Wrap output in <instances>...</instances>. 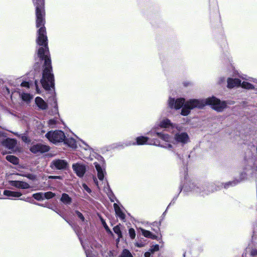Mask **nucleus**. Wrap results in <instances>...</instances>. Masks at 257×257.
Segmentation results:
<instances>
[{
  "mask_svg": "<svg viewBox=\"0 0 257 257\" xmlns=\"http://www.w3.org/2000/svg\"><path fill=\"white\" fill-rule=\"evenodd\" d=\"M36 6V26L38 30L36 42L39 46L38 56L44 60L43 72H52L51 61L48 47V39L46 35L45 25V12L44 0H33Z\"/></svg>",
  "mask_w": 257,
  "mask_h": 257,
  "instance_id": "f257e3e1",
  "label": "nucleus"
},
{
  "mask_svg": "<svg viewBox=\"0 0 257 257\" xmlns=\"http://www.w3.org/2000/svg\"><path fill=\"white\" fill-rule=\"evenodd\" d=\"M183 104L184 105L181 111V114L184 116L189 114L191 109L195 108H201L207 104L211 105L212 108L217 111H221L226 107L225 101H220L214 97L204 100L192 99L185 103L183 98H179L175 101L173 98H170L169 100V105L171 108L174 107L178 109Z\"/></svg>",
  "mask_w": 257,
  "mask_h": 257,
  "instance_id": "f03ea898",
  "label": "nucleus"
},
{
  "mask_svg": "<svg viewBox=\"0 0 257 257\" xmlns=\"http://www.w3.org/2000/svg\"><path fill=\"white\" fill-rule=\"evenodd\" d=\"M94 164L97 171V176L99 181H98L95 177L93 178V181L99 189L103 188L104 189V191L107 194L111 201H112L111 195L109 194L110 193L109 186L106 180L104 179V175L105 174V169L96 162L94 163Z\"/></svg>",
  "mask_w": 257,
  "mask_h": 257,
  "instance_id": "7ed1b4c3",
  "label": "nucleus"
},
{
  "mask_svg": "<svg viewBox=\"0 0 257 257\" xmlns=\"http://www.w3.org/2000/svg\"><path fill=\"white\" fill-rule=\"evenodd\" d=\"M46 137L54 144L62 142L65 138L64 133L61 131H50L46 134Z\"/></svg>",
  "mask_w": 257,
  "mask_h": 257,
  "instance_id": "20e7f679",
  "label": "nucleus"
},
{
  "mask_svg": "<svg viewBox=\"0 0 257 257\" xmlns=\"http://www.w3.org/2000/svg\"><path fill=\"white\" fill-rule=\"evenodd\" d=\"M175 130H173L172 133L174 134L173 141L177 143L182 144L187 143L189 141L188 135L186 133H175Z\"/></svg>",
  "mask_w": 257,
  "mask_h": 257,
  "instance_id": "39448f33",
  "label": "nucleus"
},
{
  "mask_svg": "<svg viewBox=\"0 0 257 257\" xmlns=\"http://www.w3.org/2000/svg\"><path fill=\"white\" fill-rule=\"evenodd\" d=\"M50 148L49 146L42 144L33 145L30 149L31 151L34 154H39L47 152Z\"/></svg>",
  "mask_w": 257,
  "mask_h": 257,
  "instance_id": "423d86ee",
  "label": "nucleus"
},
{
  "mask_svg": "<svg viewBox=\"0 0 257 257\" xmlns=\"http://www.w3.org/2000/svg\"><path fill=\"white\" fill-rule=\"evenodd\" d=\"M67 166V163L65 161L59 159L53 160L51 165L52 168H56L59 170L65 169Z\"/></svg>",
  "mask_w": 257,
  "mask_h": 257,
  "instance_id": "0eeeda50",
  "label": "nucleus"
},
{
  "mask_svg": "<svg viewBox=\"0 0 257 257\" xmlns=\"http://www.w3.org/2000/svg\"><path fill=\"white\" fill-rule=\"evenodd\" d=\"M113 208L115 211L116 216L118 217L121 220H123L125 218L124 208L116 203L113 204Z\"/></svg>",
  "mask_w": 257,
  "mask_h": 257,
  "instance_id": "6e6552de",
  "label": "nucleus"
},
{
  "mask_svg": "<svg viewBox=\"0 0 257 257\" xmlns=\"http://www.w3.org/2000/svg\"><path fill=\"white\" fill-rule=\"evenodd\" d=\"M72 168L78 176L80 177L83 176L86 171L85 167L84 165L75 164L73 165Z\"/></svg>",
  "mask_w": 257,
  "mask_h": 257,
  "instance_id": "1a4fd4ad",
  "label": "nucleus"
},
{
  "mask_svg": "<svg viewBox=\"0 0 257 257\" xmlns=\"http://www.w3.org/2000/svg\"><path fill=\"white\" fill-rule=\"evenodd\" d=\"M9 183L11 185L20 189H28L30 187L29 184L23 181H10Z\"/></svg>",
  "mask_w": 257,
  "mask_h": 257,
  "instance_id": "9d476101",
  "label": "nucleus"
},
{
  "mask_svg": "<svg viewBox=\"0 0 257 257\" xmlns=\"http://www.w3.org/2000/svg\"><path fill=\"white\" fill-rule=\"evenodd\" d=\"M0 143L4 146L10 149H13L16 145V141L14 139H6L2 142L0 141Z\"/></svg>",
  "mask_w": 257,
  "mask_h": 257,
  "instance_id": "9b49d317",
  "label": "nucleus"
},
{
  "mask_svg": "<svg viewBox=\"0 0 257 257\" xmlns=\"http://www.w3.org/2000/svg\"><path fill=\"white\" fill-rule=\"evenodd\" d=\"M241 84V81L238 79L229 78L227 80V86L228 88H233L236 86H239Z\"/></svg>",
  "mask_w": 257,
  "mask_h": 257,
  "instance_id": "f8f14e48",
  "label": "nucleus"
},
{
  "mask_svg": "<svg viewBox=\"0 0 257 257\" xmlns=\"http://www.w3.org/2000/svg\"><path fill=\"white\" fill-rule=\"evenodd\" d=\"M35 103L36 105L41 109H46L47 108V104L44 100L40 97H37L35 98Z\"/></svg>",
  "mask_w": 257,
  "mask_h": 257,
  "instance_id": "ddd939ff",
  "label": "nucleus"
},
{
  "mask_svg": "<svg viewBox=\"0 0 257 257\" xmlns=\"http://www.w3.org/2000/svg\"><path fill=\"white\" fill-rule=\"evenodd\" d=\"M4 195L8 197L13 198L19 197L22 196V193L19 192L12 191L10 190H6L4 191Z\"/></svg>",
  "mask_w": 257,
  "mask_h": 257,
  "instance_id": "4468645a",
  "label": "nucleus"
},
{
  "mask_svg": "<svg viewBox=\"0 0 257 257\" xmlns=\"http://www.w3.org/2000/svg\"><path fill=\"white\" fill-rule=\"evenodd\" d=\"M159 125L161 127L163 128H169L170 126H171L173 130L175 129L178 130V128L173 126V124L171 123L170 121L168 119H163L162 121H161Z\"/></svg>",
  "mask_w": 257,
  "mask_h": 257,
  "instance_id": "2eb2a0df",
  "label": "nucleus"
},
{
  "mask_svg": "<svg viewBox=\"0 0 257 257\" xmlns=\"http://www.w3.org/2000/svg\"><path fill=\"white\" fill-rule=\"evenodd\" d=\"M141 230L143 235L146 237L150 238L153 239H156L157 238V236L156 235L152 234L150 231L143 228H141Z\"/></svg>",
  "mask_w": 257,
  "mask_h": 257,
  "instance_id": "dca6fc26",
  "label": "nucleus"
},
{
  "mask_svg": "<svg viewBox=\"0 0 257 257\" xmlns=\"http://www.w3.org/2000/svg\"><path fill=\"white\" fill-rule=\"evenodd\" d=\"M156 134L160 138H161V139H162L163 140H164L166 142H171L172 140H173L172 138L168 134H165L164 133H159L158 132H156Z\"/></svg>",
  "mask_w": 257,
  "mask_h": 257,
  "instance_id": "f3484780",
  "label": "nucleus"
},
{
  "mask_svg": "<svg viewBox=\"0 0 257 257\" xmlns=\"http://www.w3.org/2000/svg\"><path fill=\"white\" fill-rule=\"evenodd\" d=\"M61 201L65 204H70L72 201V199L68 194L63 193L62 195Z\"/></svg>",
  "mask_w": 257,
  "mask_h": 257,
  "instance_id": "a211bd4d",
  "label": "nucleus"
},
{
  "mask_svg": "<svg viewBox=\"0 0 257 257\" xmlns=\"http://www.w3.org/2000/svg\"><path fill=\"white\" fill-rule=\"evenodd\" d=\"M65 143L69 147L72 148H75L77 147L76 143L75 140L72 138H69L65 140Z\"/></svg>",
  "mask_w": 257,
  "mask_h": 257,
  "instance_id": "6ab92c4d",
  "label": "nucleus"
},
{
  "mask_svg": "<svg viewBox=\"0 0 257 257\" xmlns=\"http://www.w3.org/2000/svg\"><path fill=\"white\" fill-rule=\"evenodd\" d=\"M6 159L14 164H17L19 163L18 159L13 155H8L6 157Z\"/></svg>",
  "mask_w": 257,
  "mask_h": 257,
  "instance_id": "aec40b11",
  "label": "nucleus"
},
{
  "mask_svg": "<svg viewBox=\"0 0 257 257\" xmlns=\"http://www.w3.org/2000/svg\"><path fill=\"white\" fill-rule=\"evenodd\" d=\"M137 144L139 145H142L145 144L148 140L147 137H139L136 139Z\"/></svg>",
  "mask_w": 257,
  "mask_h": 257,
  "instance_id": "412c9836",
  "label": "nucleus"
},
{
  "mask_svg": "<svg viewBox=\"0 0 257 257\" xmlns=\"http://www.w3.org/2000/svg\"><path fill=\"white\" fill-rule=\"evenodd\" d=\"M33 96L29 93H23L21 94V98L25 101L29 102L33 98Z\"/></svg>",
  "mask_w": 257,
  "mask_h": 257,
  "instance_id": "4be33fe9",
  "label": "nucleus"
},
{
  "mask_svg": "<svg viewBox=\"0 0 257 257\" xmlns=\"http://www.w3.org/2000/svg\"><path fill=\"white\" fill-rule=\"evenodd\" d=\"M33 197L38 201H41L44 199V193L42 192L35 193L33 195Z\"/></svg>",
  "mask_w": 257,
  "mask_h": 257,
  "instance_id": "5701e85b",
  "label": "nucleus"
},
{
  "mask_svg": "<svg viewBox=\"0 0 257 257\" xmlns=\"http://www.w3.org/2000/svg\"><path fill=\"white\" fill-rule=\"evenodd\" d=\"M119 257H133L130 251L127 249H124L119 255Z\"/></svg>",
  "mask_w": 257,
  "mask_h": 257,
  "instance_id": "b1692460",
  "label": "nucleus"
},
{
  "mask_svg": "<svg viewBox=\"0 0 257 257\" xmlns=\"http://www.w3.org/2000/svg\"><path fill=\"white\" fill-rule=\"evenodd\" d=\"M113 231L117 234L118 239L121 237L120 227L117 225L113 228Z\"/></svg>",
  "mask_w": 257,
  "mask_h": 257,
  "instance_id": "393cba45",
  "label": "nucleus"
},
{
  "mask_svg": "<svg viewBox=\"0 0 257 257\" xmlns=\"http://www.w3.org/2000/svg\"><path fill=\"white\" fill-rule=\"evenodd\" d=\"M240 85L242 87L246 89H252L253 88V86L250 83L243 81L242 83H241Z\"/></svg>",
  "mask_w": 257,
  "mask_h": 257,
  "instance_id": "a878e982",
  "label": "nucleus"
},
{
  "mask_svg": "<svg viewBox=\"0 0 257 257\" xmlns=\"http://www.w3.org/2000/svg\"><path fill=\"white\" fill-rule=\"evenodd\" d=\"M44 199H49L51 198H52L55 196V193L52 192H47L44 193Z\"/></svg>",
  "mask_w": 257,
  "mask_h": 257,
  "instance_id": "bb28decb",
  "label": "nucleus"
},
{
  "mask_svg": "<svg viewBox=\"0 0 257 257\" xmlns=\"http://www.w3.org/2000/svg\"><path fill=\"white\" fill-rule=\"evenodd\" d=\"M159 250V245L156 244V245L152 246L149 251H150L151 252V253H153L155 252L158 251Z\"/></svg>",
  "mask_w": 257,
  "mask_h": 257,
  "instance_id": "cd10ccee",
  "label": "nucleus"
},
{
  "mask_svg": "<svg viewBox=\"0 0 257 257\" xmlns=\"http://www.w3.org/2000/svg\"><path fill=\"white\" fill-rule=\"evenodd\" d=\"M57 123V120L55 119H51L49 120L48 124L51 127H54L55 125Z\"/></svg>",
  "mask_w": 257,
  "mask_h": 257,
  "instance_id": "c85d7f7f",
  "label": "nucleus"
},
{
  "mask_svg": "<svg viewBox=\"0 0 257 257\" xmlns=\"http://www.w3.org/2000/svg\"><path fill=\"white\" fill-rule=\"evenodd\" d=\"M22 176L26 177L28 179H29L30 180H35L36 178V176L35 175L31 174H26V175H22Z\"/></svg>",
  "mask_w": 257,
  "mask_h": 257,
  "instance_id": "c756f323",
  "label": "nucleus"
},
{
  "mask_svg": "<svg viewBox=\"0 0 257 257\" xmlns=\"http://www.w3.org/2000/svg\"><path fill=\"white\" fill-rule=\"evenodd\" d=\"M128 232H129V234H130V237L132 239L135 238V237L136 236V233H135V230L133 228H130L129 229Z\"/></svg>",
  "mask_w": 257,
  "mask_h": 257,
  "instance_id": "7c9ffc66",
  "label": "nucleus"
},
{
  "mask_svg": "<svg viewBox=\"0 0 257 257\" xmlns=\"http://www.w3.org/2000/svg\"><path fill=\"white\" fill-rule=\"evenodd\" d=\"M81 244L82 245L84 249L85 250V253H86V256L87 257H91V254L90 253L89 250V249H87L86 246L84 244H83V243L82 242H81Z\"/></svg>",
  "mask_w": 257,
  "mask_h": 257,
  "instance_id": "2f4dec72",
  "label": "nucleus"
},
{
  "mask_svg": "<svg viewBox=\"0 0 257 257\" xmlns=\"http://www.w3.org/2000/svg\"><path fill=\"white\" fill-rule=\"evenodd\" d=\"M75 213H76L77 216L81 220V221H84V220H85L84 217L83 216V214L81 212H80L78 211H76Z\"/></svg>",
  "mask_w": 257,
  "mask_h": 257,
  "instance_id": "473e14b6",
  "label": "nucleus"
},
{
  "mask_svg": "<svg viewBox=\"0 0 257 257\" xmlns=\"http://www.w3.org/2000/svg\"><path fill=\"white\" fill-rule=\"evenodd\" d=\"M82 187L84 189V190H85L88 193H90L91 192L90 189L85 184H82Z\"/></svg>",
  "mask_w": 257,
  "mask_h": 257,
  "instance_id": "72a5a7b5",
  "label": "nucleus"
},
{
  "mask_svg": "<svg viewBox=\"0 0 257 257\" xmlns=\"http://www.w3.org/2000/svg\"><path fill=\"white\" fill-rule=\"evenodd\" d=\"M102 223L106 230L107 232L111 233V231L110 229L108 228V226L106 225V223L103 220H102Z\"/></svg>",
  "mask_w": 257,
  "mask_h": 257,
  "instance_id": "f704fd0d",
  "label": "nucleus"
},
{
  "mask_svg": "<svg viewBox=\"0 0 257 257\" xmlns=\"http://www.w3.org/2000/svg\"><path fill=\"white\" fill-rule=\"evenodd\" d=\"M22 140L25 143H28L29 142V138H28L27 136H25V135H23L22 136Z\"/></svg>",
  "mask_w": 257,
  "mask_h": 257,
  "instance_id": "c9c22d12",
  "label": "nucleus"
},
{
  "mask_svg": "<svg viewBox=\"0 0 257 257\" xmlns=\"http://www.w3.org/2000/svg\"><path fill=\"white\" fill-rule=\"evenodd\" d=\"M21 86L23 87H29V84L27 82H23L21 83Z\"/></svg>",
  "mask_w": 257,
  "mask_h": 257,
  "instance_id": "e433bc0d",
  "label": "nucleus"
},
{
  "mask_svg": "<svg viewBox=\"0 0 257 257\" xmlns=\"http://www.w3.org/2000/svg\"><path fill=\"white\" fill-rule=\"evenodd\" d=\"M37 83H38L37 81L36 80L35 82V83L36 91H37V93H40V92L39 89L38 88Z\"/></svg>",
  "mask_w": 257,
  "mask_h": 257,
  "instance_id": "4c0bfd02",
  "label": "nucleus"
},
{
  "mask_svg": "<svg viewBox=\"0 0 257 257\" xmlns=\"http://www.w3.org/2000/svg\"><path fill=\"white\" fill-rule=\"evenodd\" d=\"M151 252L149 251L145 253L144 256L145 257H150Z\"/></svg>",
  "mask_w": 257,
  "mask_h": 257,
  "instance_id": "58836bf2",
  "label": "nucleus"
},
{
  "mask_svg": "<svg viewBox=\"0 0 257 257\" xmlns=\"http://www.w3.org/2000/svg\"><path fill=\"white\" fill-rule=\"evenodd\" d=\"M60 176H50L49 177V178H52V179H57V178H60Z\"/></svg>",
  "mask_w": 257,
  "mask_h": 257,
  "instance_id": "ea45409f",
  "label": "nucleus"
},
{
  "mask_svg": "<svg viewBox=\"0 0 257 257\" xmlns=\"http://www.w3.org/2000/svg\"><path fill=\"white\" fill-rule=\"evenodd\" d=\"M82 143H83V144L86 146V147L85 148V150H87V149H89V146H88L87 145H86V144L84 142H82Z\"/></svg>",
  "mask_w": 257,
  "mask_h": 257,
  "instance_id": "a19ab883",
  "label": "nucleus"
},
{
  "mask_svg": "<svg viewBox=\"0 0 257 257\" xmlns=\"http://www.w3.org/2000/svg\"><path fill=\"white\" fill-rule=\"evenodd\" d=\"M251 254H257V251H255L254 252H251Z\"/></svg>",
  "mask_w": 257,
  "mask_h": 257,
  "instance_id": "79ce46f5",
  "label": "nucleus"
},
{
  "mask_svg": "<svg viewBox=\"0 0 257 257\" xmlns=\"http://www.w3.org/2000/svg\"><path fill=\"white\" fill-rule=\"evenodd\" d=\"M34 204H36V205H37L41 206H43L42 205H41V204H39V203H34Z\"/></svg>",
  "mask_w": 257,
  "mask_h": 257,
  "instance_id": "37998d69",
  "label": "nucleus"
},
{
  "mask_svg": "<svg viewBox=\"0 0 257 257\" xmlns=\"http://www.w3.org/2000/svg\"><path fill=\"white\" fill-rule=\"evenodd\" d=\"M21 200H25V201H27L26 199H22V198H21Z\"/></svg>",
  "mask_w": 257,
  "mask_h": 257,
  "instance_id": "c03bdc74",
  "label": "nucleus"
},
{
  "mask_svg": "<svg viewBox=\"0 0 257 257\" xmlns=\"http://www.w3.org/2000/svg\"><path fill=\"white\" fill-rule=\"evenodd\" d=\"M251 81H254V80H253V78H251ZM250 80V81H251V80Z\"/></svg>",
  "mask_w": 257,
  "mask_h": 257,
  "instance_id": "a18cd8bd",
  "label": "nucleus"
},
{
  "mask_svg": "<svg viewBox=\"0 0 257 257\" xmlns=\"http://www.w3.org/2000/svg\"><path fill=\"white\" fill-rule=\"evenodd\" d=\"M169 147H171V145H169Z\"/></svg>",
  "mask_w": 257,
  "mask_h": 257,
  "instance_id": "49530a36",
  "label": "nucleus"
}]
</instances>
